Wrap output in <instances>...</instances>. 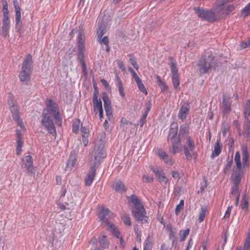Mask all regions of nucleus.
Listing matches in <instances>:
<instances>
[{
    "label": "nucleus",
    "instance_id": "obj_1",
    "mask_svg": "<svg viewBox=\"0 0 250 250\" xmlns=\"http://www.w3.org/2000/svg\"><path fill=\"white\" fill-rule=\"evenodd\" d=\"M178 125L175 123H172L167 136V141L171 144L172 147V154L180 152L182 146L181 144V139L185 136V138L188 135L189 127L187 125H182L180 126L179 135L177 136Z\"/></svg>",
    "mask_w": 250,
    "mask_h": 250
},
{
    "label": "nucleus",
    "instance_id": "obj_2",
    "mask_svg": "<svg viewBox=\"0 0 250 250\" xmlns=\"http://www.w3.org/2000/svg\"><path fill=\"white\" fill-rule=\"evenodd\" d=\"M94 159H91L90 161V168L89 171L84 178L85 185L89 187L92 183L96 176V171L99 167L101 160L105 157V154L104 149V146L102 148H94L93 153Z\"/></svg>",
    "mask_w": 250,
    "mask_h": 250
},
{
    "label": "nucleus",
    "instance_id": "obj_3",
    "mask_svg": "<svg viewBox=\"0 0 250 250\" xmlns=\"http://www.w3.org/2000/svg\"><path fill=\"white\" fill-rule=\"evenodd\" d=\"M33 72V61L30 54H28L23 62L21 70L19 74V78L22 82H27L30 80Z\"/></svg>",
    "mask_w": 250,
    "mask_h": 250
},
{
    "label": "nucleus",
    "instance_id": "obj_4",
    "mask_svg": "<svg viewBox=\"0 0 250 250\" xmlns=\"http://www.w3.org/2000/svg\"><path fill=\"white\" fill-rule=\"evenodd\" d=\"M214 56L212 53H208L202 55L196 64L197 69L200 75L208 72L213 63Z\"/></svg>",
    "mask_w": 250,
    "mask_h": 250
},
{
    "label": "nucleus",
    "instance_id": "obj_5",
    "mask_svg": "<svg viewBox=\"0 0 250 250\" xmlns=\"http://www.w3.org/2000/svg\"><path fill=\"white\" fill-rule=\"evenodd\" d=\"M45 104L46 108L43 110V112L45 111L48 115H50V113L52 114L56 124L61 126L62 124V118L60 112L58 104L55 101L48 99L46 100Z\"/></svg>",
    "mask_w": 250,
    "mask_h": 250
},
{
    "label": "nucleus",
    "instance_id": "obj_6",
    "mask_svg": "<svg viewBox=\"0 0 250 250\" xmlns=\"http://www.w3.org/2000/svg\"><path fill=\"white\" fill-rule=\"evenodd\" d=\"M41 125L49 133L51 134L54 137H56L57 131L53 119L51 116L48 115L45 111L42 112Z\"/></svg>",
    "mask_w": 250,
    "mask_h": 250
},
{
    "label": "nucleus",
    "instance_id": "obj_7",
    "mask_svg": "<svg viewBox=\"0 0 250 250\" xmlns=\"http://www.w3.org/2000/svg\"><path fill=\"white\" fill-rule=\"evenodd\" d=\"M8 104L13 120L18 123L21 128L24 127L22 120L20 118V111L17 102L14 98L11 97L8 100Z\"/></svg>",
    "mask_w": 250,
    "mask_h": 250
},
{
    "label": "nucleus",
    "instance_id": "obj_8",
    "mask_svg": "<svg viewBox=\"0 0 250 250\" xmlns=\"http://www.w3.org/2000/svg\"><path fill=\"white\" fill-rule=\"evenodd\" d=\"M234 162L235 163L236 168L239 170L238 172H234L231 175L232 181L235 187L239 185L241 182L242 177L243 175V172L242 169V163L241 161L240 154L239 151H236L234 156Z\"/></svg>",
    "mask_w": 250,
    "mask_h": 250
},
{
    "label": "nucleus",
    "instance_id": "obj_9",
    "mask_svg": "<svg viewBox=\"0 0 250 250\" xmlns=\"http://www.w3.org/2000/svg\"><path fill=\"white\" fill-rule=\"evenodd\" d=\"M193 10L198 16L202 20L210 22L217 20L216 14L212 11L198 7H194Z\"/></svg>",
    "mask_w": 250,
    "mask_h": 250
},
{
    "label": "nucleus",
    "instance_id": "obj_10",
    "mask_svg": "<svg viewBox=\"0 0 250 250\" xmlns=\"http://www.w3.org/2000/svg\"><path fill=\"white\" fill-rule=\"evenodd\" d=\"M168 60L169 61V65L172 74V82L174 87L175 89H177L180 84V79L178 70L177 67L176 61L174 58L171 56L168 57Z\"/></svg>",
    "mask_w": 250,
    "mask_h": 250
},
{
    "label": "nucleus",
    "instance_id": "obj_11",
    "mask_svg": "<svg viewBox=\"0 0 250 250\" xmlns=\"http://www.w3.org/2000/svg\"><path fill=\"white\" fill-rule=\"evenodd\" d=\"M186 144L183 146L184 152L187 160H190L192 157L190 151H193L195 149V144L190 136L186 137Z\"/></svg>",
    "mask_w": 250,
    "mask_h": 250
},
{
    "label": "nucleus",
    "instance_id": "obj_12",
    "mask_svg": "<svg viewBox=\"0 0 250 250\" xmlns=\"http://www.w3.org/2000/svg\"><path fill=\"white\" fill-rule=\"evenodd\" d=\"M132 214L135 219L142 224L148 223V218L146 216V212L144 207L135 210H132Z\"/></svg>",
    "mask_w": 250,
    "mask_h": 250
},
{
    "label": "nucleus",
    "instance_id": "obj_13",
    "mask_svg": "<svg viewBox=\"0 0 250 250\" xmlns=\"http://www.w3.org/2000/svg\"><path fill=\"white\" fill-rule=\"evenodd\" d=\"M22 163L26 173L30 176L33 175L35 173V167L33 166L32 157L30 155L25 156L22 159Z\"/></svg>",
    "mask_w": 250,
    "mask_h": 250
},
{
    "label": "nucleus",
    "instance_id": "obj_14",
    "mask_svg": "<svg viewBox=\"0 0 250 250\" xmlns=\"http://www.w3.org/2000/svg\"><path fill=\"white\" fill-rule=\"evenodd\" d=\"M244 113L247 121L245 124V131L250 134V100H249L244 107Z\"/></svg>",
    "mask_w": 250,
    "mask_h": 250
},
{
    "label": "nucleus",
    "instance_id": "obj_15",
    "mask_svg": "<svg viewBox=\"0 0 250 250\" xmlns=\"http://www.w3.org/2000/svg\"><path fill=\"white\" fill-rule=\"evenodd\" d=\"M113 216V213L108 208L104 206L102 207L101 210L98 214V217L101 221L107 225L110 223L108 218Z\"/></svg>",
    "mask_w": 250,
    "mask_h": 250
},
{
    "label": "nucleus",
    "instance_id": "obj_16",
    "mask_svg": "<svg viewBox=\"0 0 250 250\" xmlns=\"http://www.w3.org/2000/svg\"><path fill=\"white\" fill-rule=\"evenodd\" d=\"M128 70L130 72L132 77L134 79L139 90L144 93L145 95H146L147 94V91L141 79L139 78L137 74L132 68L129 67Z\"/></svg>",
    "mask_w": 250,
    "mask_h": 250
},
{
    "label": "nucleus",
    "instance_id": "obj_17",
    "mask_svg": "<svg viewBox=\"0 0 250 250\" xmlns=\"http://www.w3.org/2000/svg\"><path fill=\"white\" fill-rule=\"evenodd\" d=\"M93 103L94 104V112L95 115L99 113L100 119H101L103 118L102 103L100 99L99 100L98 99L96 91H95L93 95Z\"/></svg>",
    "mask_w": 250,
    "mask_h": 250
},
{
    "label": "nucleus",
    "instance_id": "obj_18",
    "mask_svg": "<svg viewBox=\"0 0 250 250\" xmlns=\"http://www.w3.org/2000/svg\"><path fill=\"white\" fill-rule=\"evenodd\" d=\"M127 199L128 204L131 208L132 210H135L144 207L141 201L135 195L132 194L130 196L127 197Z\"/></svg>",
    "mask_w": 250,
    "mask_h": 250
},
{
    "label": "nucleus",
    "instance_id": "obj_19",
    "mask_svg": "<svg viewBox=\"0 0 250 250\" xmlns=\"http://www.w3.org/2000/svg\"><path fill=\"white\" fill-rule=\"evenodd\" d=\"M150 169L155 173L160 183L166 184L168 182V178L162 168L151 167Z\"/></svg>",
    "mask_w": 250,
    "mask_h": 250
},
{
    "label": "nucleus",
    "instance_id": "obj_20",
    "mask_svg": "<svg viewBox=\"0 0 250 250\" xmlns=\"http://www.w3.org/2000/svg\"><path fill=\"white\" fill-rule=\"evenodd\" d=\"M190 106L188 104L184 103L182 104L180 108L178 118L182 121H184L186 119L187 117L189 111Z\"/></svg>",
    "mask_w": 250,
    "mask_h": 250
},
{
    "label": "nucleus",
    "instance_id": "obj_21",
    "mask_svg": "<svg viewBox=\"0 0 250 250\" xmlns=\"http://www.w3.org/2000/svg\"><path fill=\"white\" fill-rule=\"evenodd\" d=\"M103 100L104 103V107L106 112L107 118L110 120L112 118V110L111 103L107 96H104Z\"/></svg>",
    "mask_w": 250,
    "mask_h": 250
},
{
    "label": "nucleus",
    "instance_id": "obj_22",
    "mask_svg": "<svg viewBox=\"0 0 250 250\" xmlns=\"http://www.w3.org/2000/svg\"><path fill=\"white\" fill-rule=\"evenodd\" d=\"M229 3L227 0H217L213 6V9L217 13L224 14L225 12V5Z\"/></svg>",
    "mask_w": 250,
    "mask_h": 250
},
{
    "label": "nucleus",
    "instance_id": "obj_23",
    "mask_svg": "<svg viewBox=\"0 0 250 250\" xmlns=\"http://www.w3.org/2000/svg\"><path fill=\"white\" fill-rule=\"evenodd\" d=\"M230 96L224 95L223 97V112L224 114H228L231 110V102Z\"/></svg>",
    "mask_w": 250,
    "mask_h": 250
},
{
    "label": "nucleus",
    "instance_id": "obj_24",
    "mask_svg": "<svg viewBox=\"0 0 250 250\" xmlns=\"http://www.w3.org/2000/svg\"><path fill=\"white\" fill-rule=\"evenodd\" d=\"M10 29L9 18H2V26L1 34L4 37L8 34Z\"/></svg>",
    "mask_w": 250,
    "mask_h": 250
},
{
    "label": "nucleus",
    "instance_id": "obj_25",
    "mask_svg": "<svg viewBox=\"0 0 250 250\" xmlns=\"http://www.w3.org/2000/svg\"><path fill=\"white\" fill-rule=\"evenodd\" d=\"M17 147H16V154L20 155L22 150V147L23 144V141L21 137V132L20 130H17Z\"/></svg>",
    "mask_w": 250,
    "mask_h": 250
},
{
    "label": "nucleus",
    "instance_id": "obj_26",
    "mask_svg": "<svg viewBox=\"0 0 250 250\" xmlns=\"http://www.w3.org/2000/svg\"><path fill=\"white\" fill-rule=\"evenodd\" d=\"M77 157L75 155L71 154L67 161L66 170H71L72 168L76 166Z\"/></svg>",
    "mask_w": 250,
    "mask_h": 250
},
{
    "label": "nucleus",
    "instance_id": "obj_27",
    "mask_svg": "<svg viewBox=\"0 0 250 250\" xmlns=\"http://www.w3.org/2000/svg\"><path fill=\"white\" fill-rule=\"evenodd\" d=\"M222 150V145L220 143V140L218 139L214 146L213 150L212 151L211 157H216L220 154Z\"/></svg>",
    "mask_w": 250,
    "mask_h": 250
},
{
    "label": "nucleus",
    "instance_id": "obj_28",
    "mask_svg": "<svg viewBox=\"0 0 250 250\" xmlns=\"http://www.w3.org/2000/svg\"><path fill=\"white\" fill-rule=\"evenodd\" d=\"M85 48V34L82 32H79L78 36V49Z\"/></svg>",
    "mask_w": 250,
    "mask_h": 250
},
{
    "label": "nucleus",
    "instance_id": "obj_29",
    "mask_svg": "<svg viewBox=\"0 0 250 250\" xmlns=\"http://www.w3.org/2000/svg\"><path fill=\"white\" fill-rule=\"evenodd\" d=\"M108 225V229L112 233V234L117 238H120V232L118 229L115 227L113 223H109Z\"/></svg>",
    "mask_w": 250,
    "mask_h": 250
},
{
    "label": "nucleus",
    "instance_id": "obj_30",
    "mask_svg": "<svg viewBox=\"0 0 250 250\" xmlns=\"http://www.w3.org/2000/svg\"><path fill=\"white\" fill-rule=\"evenodd\" d=\"M99 242L100 246L104 249H107L109 247V241L105 235H102L99 238Z\"/></svg>",
    "mask_w": 250,
    "mask_h": 250
},
{
    "label": "nucleus",
    "instance_id": "obj_31",
    "mask_svg": "<svg viewBox=\"0 0 250 250\" xmlns=\"http://www.w3.org/2000/svg\"><path fill=\"white\" fill-rule=\"evenodd\" d=\"M242 157L243 161V165L244 166H247L249 165V155L248 150V148L247 147H243L242 148Z\"/></svg>",
    "mask_w": 250,
    "mask_h": 250
},
{
    "label": "nucleus",
    "instance_id": "obj_32",
    "mask_svg": "<svg viewBox=\"0 0 250 250\" xmlns=\"http://www.w3.org/2000/svg\"><path fill=\"white\" fill-rule=\"evenodd\" d=\"M157 84L160 87L161 92H164L166 90L168 89L167 86L166 84V83L162 81L159 76H157Z\"/></svg>",
    "mask_w": 250,
    "mask_h": 250
},
{
    "label": "nucleus",
    "instance_id": "obj_33",
    "mask_svg": "<svg viewBox=\"0 0 250 250\" xmlns=\"http://www.w3.org/2000/svg\"><path fill=\"white\" fill-rule=\"evenodd\" d=\"M3 6V18H9V11L8 8V3L6 0H2Z\"/></svg>",
    "mask_w": 250,
    "mask_h": 250
},
{
    "label": "nucleus",
    "instance_id": "obj_34",
    "mask_svg": "<svg viewBox=\"0 0 250 250\" xmlns=\"http://www.w3.org/2000/svg\"><path fill=\"white\" fill-rule=\"evenodd\" d=\"M121 218L124 224L128 226L131 225L130 217L125 213H123L121 215Z\"/></svg>",
    "mask_w": 250,
    "mask_h": 250
},
{
    "label": "nucleus",
    "instance_id": "obj_35",
    "mask_svg": "<svg viewBox=\"0 0 250 250\" xmlns=\"http://www.w3.org/2000/svg\"><path fill=\"white\" fill-rule=\"evenodd\" d=\"M128 57L129 58V61L132 66L135 68L136 70H138L139 68V65H138L136 59L134 55L132 54H130L128 55Z\"/></svg>",
    "mask_w": 250,
    "mask_h": 250
},
{
    "label": "nucleus",
    "instance_id": "obj_36",
    "mask_svg": "<svg viewBox=\"0 0 250 250\" xmlns=\"http://www.w3.org/2000/svg\"><path fill=\"white\" fill-rule=\"evenodd\" d=\"M184 206V200H181L180 203L177 205L175 209V214L178 215L180 214V212L182 209H183Z\"/></svg>",
    "mask_w": 250,
    "mask_h": 250
},
{
    "label": "nucleus",
    "instance_id": "obj_37",
    "mask_svg": "<svg viewBox=\"0 0 250 250\" xmlns=\"http://www.w3.org/2000/svg\"><path fill=\"white\" fill-rule=\"evenodd\" d=\"M250 14V2L241 10V15L246 17Z\"/></svg>",
    "mask_w": 250,
    "mask_h": 250
},
{
    "label": "nucleus",
    "instance_id": "obj_38",
    "mask_svg": "<svg viewBox=\"0 0 250 250\" xmlns=\"http://www.w3.org/2000/svg\"><path fill=\"white\" fill-rule=\"evenodd\" d=\"M207 211V208L206 207L201 208V211L199 213L198 218V221L199 223H201L204 221Z\"/></svg>",
    "mask_w": 250,
    "mask_h": 250
},
{
    "label": "nucleus",
    "instance_id": "obj_39",
    "mask_svg": "<svg viewBox=\"0 0 250 250\" xmlns=\"http://www.w3.org/2000/svg\"><path fill=\"white\" fill-rule=\"evenodd\" d=\"M171 175L172 177L177 181H179L180 179L182 178L183 176V174L182 172H179L176 171H172Z\"/></svg>",
    "mask_w": 250,
    "mask_h": 250
},
{
    "label": "nucleus",
    "instance_id": "obj_40",
    "mask_svg": "<svg viewBox=\"0 0 250 250\" xmlns=\"http://www.w3.org/2000/svg\"><path fill=\"white\" fill-rule=\"evenodd\" d=\"M112 188H125V185L120 179H116L113 182Z\"/></svg>",
    "mask_w": 250,
    "mask_h": 250
},
{
    "label": "nucleus",
    "instance_id": "obj_41",
    "mask_svg": "<svg viewBox=\"0 0 250 250\" xmlns=\"http://www.w3.org/2000/svg\"><path fill=\"white\" fill-rule=\"evenodd\" d=\"M235 8V6L234 4H231L227 5L225 8V12L226 15H228L231 12H232L233 10H234Z\"/></svg>",
    "mask_w": 250,
    "mask_h": 250
},
{
    "label": "nucleus",
    "instance_id": "obj_42",
    "mask_svg": "<svg viewBox=\"0 0 250 250\" xmlns=\"http://www.w3.org/2000/svg\"><path fill=\"white\" fill-rule=\"evenodd\" d=\"M156 154L159 156L161 159L164 160L168 155L167 152L164 150L158 149L156 151Z\"/></svg>",
    "mask_w": 250,
    "mask_h": 250
},
{
    "label": "nucleus",
    "instance_id": "obj_43",
    "mask_svg": "<svg viewBox=\"0 0 250 250\" xmlns=\"http://www.w3.org/2000/svg\"><path fill=\"white\" fill-rule=\"evenodd\" d=\"M190 231L189 229H187L184 230H181L180 231V234L182 235V238L181 239V241H184L185 240L187 236L189 234Z\"/></svg>",
    "mask_w": 250,
    "mask_h": 250
},
{
    "label": "nucleus",
    "instance_id": "obj_44",
    "mask_svg": "<svg viewBox=\"0 0 250 250\" xmlns=\"http://www.w3.org/2000/svg\"><path fill=\"white\" fill-rule=\"evenodd\" d=\"M163 161L165 164L168 166H172L174 163V160L172 159L171 157L169 156L168 155H167V157L163 160Z\"/></svg>",
    "mask_w": 250,
    "mask_h": 250
},
{
    "label": "nucleus",
    "instance_id": "obj_45",
    "mask_svg": "<svg viewBox=\"0 0 250 250\" xmlns=\"http://www.w3.org/2000/svg\"><path fill=\"white\" fill-rule=\"evenodd\" d=\"M163 161L165 164L168 166H172L174 163V160L172 159L171 157L169 156L168 155H167V157L163 160Z\"/></svg>",
    "mask_w": 250,
    "mask_h": 250
},
{
    "label": "nucleus",
    "instance_id": "obj_46",
    "mask_svg": "<svg viewBox=\"0 0 250 250\" xmlns=\"http://www.w3.org/2000/svg\"><path fill=\"white\" fill-rule=\"evenodd\" d=\"M78 59L81 62H85L84 60V49H78Z\"/></svg>",
    "mask_w": 250,
    "mask_h": 250
},
{
    "label": "nucleus",
    "instance_id": "obj_47",
    "mask_svg": "<svg viewBox=\"0 0 250 250\" xmlns=\"http://www.w3.org/2000/svg\"><path fill=\"white\" fill-rule=\"evenodd\" d=\"M249 208V203L248 201L245 198H243L242 203L241 204V208L242 209H248Z\"/></svg>",
    "mask_w": 250,
    "mask_h": 250
},
{
    "label": "nucleus",
    "instance_id": "obj_48",
    "mask_svg": "<svg viewBox=\"0 0 250 250\" xmlns=\"http://www.w3.org/2000/svg\"><path fill=\"white\" fill-rule=\"evenodd\" d=\"M56 204L58 207L62 210H64L66 209V205H68V203H65V204L61 203V200H57L56 202Z\"/></svg>",
    "mask_w": 250,
    "mask_h": 250
},
{
    "label": "nucleus",
    "instance_id": "obj_49",
    "mask_svg": "<svg viewBox=\"0 0 250 250\" xmlns=\"http://www.w3.org/2000/svg\"><path fill=\"white\" fill-rule=\"evenodd\" d=\"M143 181L146 183H152L153 181V178L148 175H144L143 176Z\"/></svg>",
    "mask_w": 250,
    "mask_h": 250
},
{
    "label": "nucleus",
    "instance_id": "obj_50",
    "mask_svg": "<svg viewBox=\"0 0 250 250\" xmlns=\"http://www.w3.org/2000/svg\"><path fill=\"white\" fill-rule=\"evenodd\" d=\"M232 208V206L228 207L225 213L224 218L225 219H229L230 217V212Z\"/></svg>",
    "mask_w": 250,
    "mask_h": 250
},
{
    "label": "nucleus",
    "instance_id": "obj_51",
    "mask_svg": "<svg viewBox=\"0 0 250 250\" xmlns=\"http://www.w3.org/2000/svg\"><path fill=\"white\" fill-rule=\"evenodd\" d=\"M232 197H240V188H232L231 191Z\"/></svg>",
    "mask_w": 250,
    "mask_h": 250
},
{
    "label": "nucleus",
    "instance_id": "obj_52",
    "mask_svg": "<svg viewBox=\"0 0 250 250\" xmlns=\"http://www.w3.org/2000/svg\"><path fill=\"white\" fill-rule=\"evenodd\" d=\"M147 116V113H143L142 117L140 120V126L141 127H143L144 124L146 122V118Z\"/></svg>",
    "mask_w": 250,
    "mask_h": 250
},
{
    "label": "nucleus",
    "instance_id": "obj_53",
    "mask_svg": "<svg viewBox=\"0 0 250 250\" xmlns=\"http://www.w3.org/2000/svg\"><path fill=\"white\" fill-rule=\"evenodd\" d=\"M117 64L118 66L119 67L120 69L122 70V71L124 72L125 71V67L122 61L118 60L117 61Z\"/></svg>",
    "mask_w": 250,
    "mask_h": 250
},
{
    "label": "nucleus",
    "instance_id": "obj_54",
    "mask_svg": "<svg viewBox=\"0 0 250 250\" xmlns=\"http://www.w3.org/2000/svg\"><path fill=\"white\" fill-rule=\"evenodd\" d=\"M80 122L74 123L72 125V131L76 134H77L79 130Z\"/></svg>",
    "mask_w": 250,
    "mask_h": 250
},
{
    "label": "nucleus",
    "instance_id": "obj_55",
    "mask_svg": "<svg viewBox=\"0 0 250 250\" xmlns=\"http://www.w3.org/2000/svg\"><path fill=\"white\" fill-rule=\"evenodd\" d=\"M117 86H118V91L119 92V94H120V96L122 98L125 97V93L124 90L123 85V84H120V85H117Z\"/></svg>",
    "mask_w": 250,
    "mask_h": 250
},
{
    "label": "nucleus",
    "instance_id": "obj_56",
    "mask_svg": "<svg viewBox=\"0 0 250 250\" xmlns=\"http://www.w3.org/2000/svg\"><path fill=\"white\" fill-rule=\"evenodd\" d=\"M15 21L16 25H18L21 21V12H16Z\"/></svg>",
    "mask_w": 250,
    "mask_h": 250
},
{
    "label": "nucleus",
    "instance_id": "obj_57",
    "mask_svg": "<svg viewBox=\"0 0 250 250\" xmlns=\"http://www.w3.org/2000/svg\"><path fill=\"white\" fill-rule=\"evenodd\" d=\"M104 34V30L99 29L97 31V40L98 41H100L103 35Z\"/></svg>",
    "mask_w": 250,
    "mask_h": 250
},
{
    "label": "nucleus",
    "instance_id": "obj_58",
    "mask_svg": "<svg viewBox=\"0 0 250 250\" xmlns=\"http://www.w3.org/2000/svg\"><path fill=\"white\" fill-rule=\"evenodd\" d=\"M232 163V159L231 160H230V161H228L227 164L226 165V166H225V167L224 168V172L225 173H227V172H228L229 170V169L231 167Z\"/></svg>",
    "mask_w": 250,
    "mask_h": 250
},
{
    "label": "nucleus",
    "instance_id": "obj_59",
    "mask_svg": "<svg viewBox=\"0 0 250 250\" xmlns=\"http://www.w3.org/2000/svg\"><path fill=\"white\" fill-rule=\"evenodd\" d=\"M81 131L82 133V136H89V130L86 127H82Z\"/></svg>",
    "mask_w": 250,
    "mask_h": 250
},
{
    "label": "nucleus",
    "instance_id": "obj_60",
    "mask_svg": "<svg viewBox=\"0 0 250 250\" xmlns=\"http://www.w3.org/2000/svg\"><path fill=\"white\" fill-rule=\"evenodd\" d=\"M101 44H104L105 46L109 44V40L107 36H104L102 39H101L100 41H99Z\"/></svg>",
    "mask_w": 250,
    "mask_h": 250
},
{
    "label": "nucleus",
    "instance_id": "obj_61",
    "mask_svg": "<svg viewBox=\"0 0 250 250\" xmlns=\"http://www.w3.org/2000/svg\"><path fill=\"white\" fill-rule=\"evenodd\" d=\"M229 127L228 125H224L222 128V134L223 136H225L229 131Z\"/></svg>",
    "mask_w": 250,
    "mask_h": 250
},
{
    "label": "nucleus",
    "instance_id": "obj_62",
    "mask_svg": "<svg viewBox=\"0 0 250 250\" xmlns=\"http://www.w3.org/2000/svg\"><path fill=\"white\" fill-rule=\"evenodd\" d=\"M160 250H171L167 244L165 243L161 245Z\"/></svg>",
    "mask_w": 250,
    "mask_h": 250
},
{
    "label": "nucleus",
    "instance_id": "obj_63",
    "mask_svg": "<svg viewBox=\"0 0 250 250\" xmlns=\"http://www.w3.org/2000/svg\"><path fill=\"white\" fill-rule=\"evenodd\" d=\"M250 249V243L246 241H244V244L243 247V250H249Z\"/></svg>",
    "mask_w": 250,
    "mask_h": 250
},
{
    "label": "nucleus",
    "instance_id": "obj_64",
    "mask_svg": "<svg viewBox=\"0 0 250 250\" xmlns=\"http://www.w3.org/2000/svg\"><path fill=\"white\" fill-rule=\"evenodd\" d=\"M88 136H82V142L84 146H87L88 143Z\"/></svg>",
    "mask_w": 250,
    "mask_h": 250
}]
</instances>
